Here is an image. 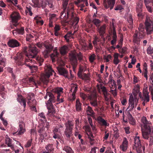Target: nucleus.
<instances>
[{
    "label": "nucleus",
    "instance_id": "25",
    "mask_svg": "<svg viewBox=\"0 0 153 153\" xmlns=\"http://www.w3.org/2000/svg\"><path fill=\"white\" fill-rule=\"evenodd\" d=\"M46 105L48 110V114L50 115H53L55 114V109L52 103H46Z\"/></svg>",
    "mask_w": 153,
    "mask_h": 153
},
{
    "label": "nucleus",
    "instance_id": "22",
    "mask_svg": "<svg viewBox=\"0 0 153 153\" xmlns=\"http://www.w3.org/2000/svg\"><path fill=\"white\" fill-rule=\"evenodd\" d=\"M96 95L94 94L90 96V101L91 104L94 107H98V104Z\"/></svg>",
    "mask_w": 153,
    "mask_h": 153
},
{
    "label": "nucleus",
    "instance_id": "36",
    "mask_svg": "<svg viewBox=\"0 0 153 153\" xmlns=\"http://www.w3.org/2000/svg\"><path fill=\"white\" fill-rule=\"evenodd\" d=\"M82 104L80 102L79 100L77 99L76 101V110L77 111H80L82 110L81 105Z\"/></svg>",
    "mask_w": 153,
    "mask_h": 153
},
{
    "label": "nucleus",
    "instance_id": "33",
    "mask_svg": "<svg viewBox=\"0 0 153 153\" xmlns=\"http://www.w3.org/2000/svg\"><path fill=\"white\" fill-rule=\"evenodd\" d=\"M5 143L8 147H10L12 150L14 149V147L13 144V141L11 139L5 140Z\"/></svg>",
    "mask_w": 153,
    "mask_h": 153
},
{
    "label": "nucleus",
    "instance_id": "50",
    "mask_svg": "<svg viewBox=\"0 0 153 153\" xmlns=\"http://www.w3.org/2000/svg\"><path fill=\"white\" fill-rule=\"evenodd\" d=\"M39 18H40V17L38 16H36L34 17V19L36 20V23L38 24H40V25H42L44 23V22L42 20H39Z\"/></svg>",
    "mask_w": 153,
    "mask_h": 153
},
{
    "label": "nucleus",
    "instance_id": "1",
    "mask_svg": "<svg viewBox=\"0 0 153 153\" xmlns=\"http://www.w3.org/2000/svg\"><path fill=\"white\" fill-rule=\"evenodd\" d=\"M23 51L25 53V55L29 58L35 59L39 63V65H42L44 62V59L40 56H37L39 52L37 48L34 45H29L28 47L23 48Z\"/></svg>",
    "mask_w": 153,
    "mask_h": 153
},
{
    "label": "nucleus",
    "instance_id": "47",
    "mask_svg": "<svg viewBox=\"0 0 153 153\" xmlns=\"http://www.w3.org/2000/svg\"><path fill=\"white\" fill-rule=\"evenodd\" d=\"M63 150H65L67 153H73L74 152L72 149L68 146L64 147Z\"/></svg>",
    "mask_w": 153,
    "mask_h": 153
},
{
    "label": "nucleus",
    "instance_id": "42",
    "mask_svg": "<svg viewBox=\"0 0 153 153\" xmlns=\"http://www.w3.org/2000/svg\"><path fill=\"white\" fill-rule=\"evenodd\" d=\"M25 65L29 68L32 72H34V71H36L38 69L37 66H36L31 65H30L27 63H26Z\"/></svg>",
    "mask_w": 153,
    "mask_h": 153
},
{
    "label": "nucleus",
    "instance_id": "11",
    "mask_svg": "<svg viewBox=\"0 0 153 153\" xmlns=\"http://www.w3.org/2000/svg\"><path fill=\"white\" fill-rule=\"evenodd\" d=\"M43 45L46 49L44 51L43 55L44 57L46 58L48 57L49 53L52 51L53 47L52 44L49 43L48 42H45L43 44Z\"/></svg>",
    "mask_w": 153,
    "mask_h": 153
},
{
    "label": "nucleus",
    "instance_id": "20",
    "mask_svg": "<svg viewBox=\"0 0 153 153\" xmlns=\"http://www.w3.org/2000/svg\"><path fill=\"white\" fill-rule=\"evenodd\" d=\"M45 76L48 78H49L52 75L53 73H54V71L49 65L45 66Z\"/></svg>",
    "mask_w": 153,
    "mask_h": 153
},
{
    "label": "nucleus",
    "instance_id": "19",
    "mask_svg": "<svg viewBox=\"0 0 153 153\" xmlns=\"http://www.w3.org/2000/svg\"><path fill=\"white\" fill-rule=\"evenodd\" d=\"M128 104L129 106L127 108L126 110L129 108L128 111H132L134 107V97L132 95H130L129 96V98L128 100Z\"/></svg>",
    "mask_w": 153,
    "mask_h": 153
},
{
    "label": "nucleus",
    "instance_id": "49",
    "mask_svg": "<svg viewBox=\"0 0 153 153\" xmlns=\"http://www.w3.org/2000/svg\"><path fill=\"white\" fill-rule=\"evenodd\" d=\"M17 31L18 34L23 35L25 33L24 28L23 27H22L20 28H17Z\"/></svg>",
    "mask_w": 153,
    "mask_h": 153
},
{
    "label": "nucleus",
    "instance_id": "61",
    "mask_svg": "<svg viewBox=\"0 0 153 153\" xmlns=\"http://www.w3.org/2000/svg\"><path fill=\"white\" fill-rule=\"evenodd\" d=\"M89 59L91 62H93L95 59V56L94 54L91 55L90 56Z\"/></svg>",
    "mask_w": 153,
    "mask_h": 153
},
{
    "label": "nucleus",
    "instance_id": "31",
    "mask_svg": "<svg viewBox=\"0 0 153 153\" xmlns=\"http://www.w3.org/2000/svg\"><path fill=\"white\" fill-rule=\"evenodd\" d=\"M143 100H146V102H148L149 101V92L147 90L143 91Z\"/></svg>",
    "mask_w": 153,
    "mask_h": 153
},
{
    "label": "nucleus",
    "instance_id": "10",
    "mask_svg": "<svg viewBox=\"0 0 153 153\" xmlns=\"http://www.w3.org/2000/svg\"><path fill=\"white\" fill-rule=\"evenodd\" d=\"M19 128L17 131L13 133L14 136L23 135L26 131L25 123L23 121H20L19 125Z\"/></svg>",
    "mask_w": 153,
    "mask_h": 153
},
{
    "label": "nucleus",
    "instance_id": "41",
    "mask_svg": "<svg viewBox=\"0 0 153 153\" xmlns=\"http://www.w3.org/2000/svg\"><path fill=\"white\" fill-rule=\"evenodd\" d=\"M78 85L75 84H73L71 87V91L72 92V94H75L77 90Z\"/></svg>",
    "mask_w": 153,
    "mask_h": 153
},
{
    "label": "nucleus",
    "instance_id": "32",
    "mask_svg": "<svg viewBox=\"0 0 153 153\" xmlns=\"http://www.w3.org/2000/svg\"><path fill=\"white\" fill-rule=\"evenodd\" d=\"M68 47L66 45H64L61 47L59 49L60 53L62 55L66 54L68 52Z\"/></svg>",
    "mask_w": 153,
    "mask_h": 153
},
{
    "label": "nucleus",
    "instance_id": "58",
    "mask_svg": "<svg viewBox=\"0 0 153 153\" xmlns=\"http://www.w3.org/2000/svg\"><path fill=\"white\" fill-rule=\"evenodd\" d=\"M152 47L151 46H149L147 49V53L149 54H152Z\"/></svg>",
    "mask_w": 153,
    "mask_h": 153
},
{
    "label": "nucleus",
    "instance_id": "7",
    "mask_svg": "<svg viewBox=\"0 0 153 153\" xmlns=\"http://www.w3.org/2000/svg\"><path fill=\"white\" fill-rule=\"evenodd\" d=\"M63 88L60 87L56 88L52 90L55 96H56V94L57 95L56 101L58 102V103H56V104L62 103L64 101L63 98H61V99H60L61 94L63 93Z\"/></svg>",
    "mask_w": 153,
    "mask_h": 153
},
{
    "label": "nucleus",
    "instance_id": "24",
    "mask_svg": "<svg viewBox=\"0 0 153 153\" xmlns=\"http://www.w3.org/2000/svg\"><path fill=\"white\" fill-rule=\"evenodd\" d=\"M98 123L102 126H109V124L107 121L101 116H99L97 118Z\"/></svg>",
    "mask_w": 153,
    "mask_h": 153
},
{
    "label": "nucleus",
    "instance_id": "12",
    "mask_svg": "<svg viewBox=\"0 0 153 153\" xmlns=\"http://www.w3.org/2000/svg\"><path fill=\"white\" fill-rule=\"evenodd\" d=\"M10 17L12 19V21L13 23V25L15 27H17L19 25L18 21L21 18V17L19 13L16 12H14L11 15Z\"/></svg>",
    "mask_w": 153,
    "mask_h": 153
},
{
    "label": "nucleus",
    "instance_id": "27",
    "mask_svg": "<svg viewBox=\"0 0 153 153\" xmlns=\"http://www.w3.org/2000/svg\"><path fill=\"white\" fill-rule=\"evenodd\" d=\"M74 31L73 33H72V31H68L67 33L64 36V38H65L66 41L68 42H69V38L72 36L73 35H74L75 33L78 30L77 28L76 29H74Z\"/></svg>",
    "mask_w": 153,
    "mask_h": 153
},
{
    "label": "nucleus",
    "instance_id": "39",
    "mask_svg": "<svg viewBox=\"0 0 153 153\" xmlns=\"http://www.w3.org/2000/svg\"><path fill=\"white\" fill-rule=\"evenodd\" d=\"M112 40H111V44L112 45H114L116 44L117 41V34H112Z\"/></svg>",
    "mask_w": 153,
    "mask_h": 153
},
{
    "label": "nucleus",
    "instance_id": "4",
    "mask_svg": "<svg viewBox=\"0 0 153 153\" xmlns=\"http://www.w3.org/2000/svg\"><path fill=\"white\" fill-rule=\"evenodd\" d=\"M16 64L18 66H22L27 63V62H32V59L25 58L24 59V56L22 53H17L16 56L13 58Z\"/></svg>",
    "mask_w": 153,
    "mask_h": 153
},
{
    "label": "nucleus",
    "instance_id": "48",
    "mask_svg": "<svg viewBox=\"0 0 153 153\" xmlns=\"http://www.w3.org/2000/svg\"><path fill=\"white\" fill-rule=\"evenodd\" d=\"M46 148L47 150V152L49 153V152L53 150V145L52 144H49L46 147Z\"/></svg>",
    "mask_w": 153,
    "mask_h": 153
},
{
    "label": "nucleus",
    "instance_id": "60",
    "mask_svg": "<svg viewBox=\"0 0 153 153\" xmlns=\"http://www.w3.org/2000/svg\"><path fill=\"white\" fill-rule=\"evenodd\" d=\"M56 14H52L49 15V20L53 21V20L56 17Z\"/></svg>",
    "mask_w": 153,
    "mask_h": 153
},
{
    "label": "nucleus",
    "instance_id": "64",
    "mask_svg": "<svg viewBox=\"0 0 153 153\" xmlns=\"http://www.w3.org/2000/svg\"><path fill=\"white\" fill-rule=\"evenodd\" d=\"M143 7V1L141 0H140L139 3H138L137 4V7H136L140 8H142Z\"/></svg>",
    "mask_w": 153,
    "mask_h": 153
},
{
    "label": "nucleus",
    "instance_id": "43",
    "mask_svg": "<svg viewBox=\"0 0 153 153\" xmlns=\"http://www.w3.org/2000/svg\"><path fill=\"white\" fill-rule=\"evenodd\" d=\"M92 22L98 27H100V23L101 22L98 19H94L92 21Z\"/></svg>",
    "mask_w": 153,
    "mask_h": 153
},
{
    "label": "nucleus",
    "instance_id": "38",
    "mask_svg": "<svg viewBox=\"0 0 153 153\" xmlns=\"http://www.w3.org/2000/svg\"><path fill=\"white\" fill-rule=\"evenodd\" d=\"M26 9L25 10V13L27 14L30 16H32L33 15V13L32 12V7L30 5H27L26 7Z\"/></svg>",
    "mask_w": 153,
    "mask_h": 153
},
{
    "label": "nucleus",
    "instance_id": "56",
    "mask_svg": "<svg viewBox=\"0 0 153 153\" xmlns=\"http://www.w3.org/2000/svg\"><path fill=\"white\" fill-rule=\"evenodd\" d=\"M85 128L86 131L88 132L90 134L91 133V129L90 126H86L85 127Z\"/></svg>",
    "mask_w": 153,
    "mask_h": 153
},
{
    "label": "nucleus",
    "instance_id": "54",
    "mask_svg": "<svg viewBox=\"0 0 153 153\" xmlns=\"http://www.w3.org/2000/svg\"><path fill=\"white\" fill-rule=\"evenodd\" d=\"M32 141V139H30V140H28L27 142V143L25 145V147L26 148H28L30 147L31 145Z\"/></svg>",
    "mask_w": 153,
    "mask_h": 153
},
{
    "label": "nucleus",
    "instance_id": "5",
    "mask_svg": "<svg viewBox=\"0 0 153 153\" xmlns=\"http://www.w3.org/2000/svg\"><path fill=\"white\" fill-rule=\"evenodd\" d=\"M70 55L71 64L73 66L74 69L77 66L78 64L77 57L78 58L79 60L81 61L82 60V53L80 52L77 53L75 51H73L71 52Z\"/></svg>",
    "mask_w": 153,
    "mask_h": 153
},
{
    "label": "nucleus",
    "instance_id": "45",
    "mask_svg": "<svg viewBox=\"0 0 153 153\" xmlns=\"http://www.w3.org/2000/svg\"><path fill=\"white\" fill-rule=\"evenodd\" d=\"M79 18L78 17H75L74 19V22L73 24H74V23H75V25L74 26V29H76L77 28V29H78V27L77 25V24L79 21Z\"/></svg>",
    "mask_w": 153,
    "mask_h": 153
},
{
    "label": "nucleus",
    "instance_id": "37",
    "mask_svg": "<svg viewBox=\"0 0 153 153\" xmlns=\"http://www.w3.org/2000/svg\"><path fill=\"white\" fill-rule=\"evenodd\" d=\"M128 22L129 23L128 27L129 28L132 29L133 27V20L131 15L130 14L128 19Z\"/></svg>",
    "mask_w": 153,
    "mask_h": 153
},
{
    "label": "nucleus",
    "instance_id": "59",
    "mask_svg": "<svg viewBox=\"0 0 153 153\" xmlns=\"http://www.w3.org/2000/svg\"><path fill=\"white\" fill-rule=\"evenodd\" d=\"M80 96L83 100H85L87 99V95L83 93L80 94Z\"/></svg>",
    "mask_w": 153,
    "mask_h": 153
},
{
    "label": "nucleus",
    "instance_id": "63",
    "mask_svg": "<svg viewBox=\"0 0 153 153\" xmlns=\"http://www.w3.org/2000/svg\"><path fill=\"white\" fill-rule=\"evenodd\" d=\"M120 148L122 151L125 152L127 150V147L122 145L120 146Z\"/></svg>",
    "mask_w": 153,
    "mask_h": 153
},
{
    "label": "nucleus",
    "instance_id": "29",
    "mask_svg": "<svg viewBox=\"0 0 153 153\" xmlns=\"http://www.w3.org/2000/svg\"><path fill=\"white\" fill-rule=\"evenodd\" d=\"M97 28L100 35L101 36H103L105 33V30L106 29L105 25H104L101 26L100 27H98Z\"/></svg>",
    "mask_w": 153,
    "mask_h": 153
},
{
    "label": "nucleus",
    "instance_id": "9",
    "mask_svg": "<svg viewBox=\"0 0 153 153\" xmlns=\"http://www.w3.org/2000/svg\"><path fill=\"white\" fill-rule=\"evenodd\" d=\"M134 143L133 149H135L137 153H140L142 152V146L139 137H135L134 138Z\"/></svg>",
    "mask_w": 153,
    "mask_h": 153
},
{
    "label": "nucleus",
    "instance_id": "46",
    "mask_svg": "<svg viewBox=\"0 0 153 153\" xmlns=\"http://www.w3.org/2000/svg\"><path fill=\"white\" fill-rule=\"evenodd\" d=\"M63 1L62 2V6L63 7L64 11H65L66 10L67 6L68 4V2L69 0H63Z\"/></svg>",
    "mask_w": 153,
    "mask_h": 153
},
{
    "label": "nucleus",
    "instance_id": "28",
    "mask_svg": "<svg viewBox=\"0 0 153 153\" xmlns=\"http://www.w3.org/2000/svg\"><path fill=\"white\" fill-rule=\"evenodd\" d=\"M59 55V53L57 52V50H54L53 53L51 55V57L52 61H55L56 59H58Z\"/></svg>",
    "mask_w": 153,
    "mask_h": 153
},
{
    "label": "nucleus",
    "instance_id": "30",
    "mask_svg": "<svg viewBox=\"0 0 153 153\" xmlns=\"http://www.w3.org/2000/svg\"><path fill=\"white\" fill-rule=\"evenodd\" d=\"M17 100L19 102L21 105H22L25 107L26 106V101L25 99L23 98L22 95H18L17 98Z\"/></svg>",
    "mask_w": 153,
    "mask_h": 153
},
{
    "label": "nucleus",
    "instance_id": "44",
    "mask_svg": "<svg viewBox=\"0 0 153 153\" xmlns=\"http://www.w3.org/2000/svg\"><path fill=\"white\" fill-rule=\"evenodd\" d=\"M138 29L139 30V31H138L139 33H141L143 34L145 32V30L143 24L140 23L139 25V27L138 28Z\"/></svg>",
    "mask_w": 153,
    "mask_h": 153
},
{
    "label": "nucleus",
    "instance_id": "6",
    "mask_svg": "<svg viewBox=\"0 0 153 153\" xmlns=\"http://www.w3.org/2000/svg\"><path fill=\"white\" fill-rule=\"evenodd\" d=\"M65 125L66 128L64 131V134L67 138H70L72 135V131L74 123L72 121L68 120L65 123Z\"/></svg>",
    "mask_w": 153,
    "mask_h": 153
},
{
    "label": "nucleus",
    "instance_id": "15",
    "mask_svg": "<svg viewBox=\"0 0 153 153\" xmlns=\"http://www.w3.org/2000/svg\"><path fill=\"white\" fill-rule=\"evenodd\" d=\"M115 0H108L107 1L106 0H104L103 2V5L104 7L107 9L110 7V10L112 9L113 8L115 4Z\"/></svg>",
    "mask_w": 153,
    "mask_h": 153
},
{
    "label": "nucleus",
    "instance_id": "35",
    "mask_svg": "<svg viewBox=\"0 0 153 153\" xmlns=\"http://www.w3.org/2000/svg\"><path fill=\"white\" fill-rule=\"evenodd\" d=\"M100 89L102 90V92L104 97H106L108 94L107 90L106 87L103 85L102 84H100Z\"/></svg>",
    "mask_w": 153,
    "mask_h": 153
},
{
    "label": "nucleus",
    "instance_id": "55",
    "mask_svg": "<svg viewBox=\"0 0 153 153\" xmlns=\"http://www.w3.org/2000/svg\"><path fill=\"white\" fill-rule=\"evenodd\" d=\"M115 21V20L114 19H112V22H110V29H112V28L115 27L114 25Z\"/></svg>",
    "mask_w": 153,
    "mask_h": 153
},
{
    "label": "nucleus",
    "instance_id": "17",
    "mask_svg": "<svg viewBox=\"0 0 153 153\" xmlns=\"http://www.w3.org/2000/svg\"><path fill=\"white\" fill-rule=\"evenodd\" d=\"M26 99L27 100V104L28 105H31V103L33 104L36 103V101L34 99V94L33 93H30L27 95Z\"/></svg>",
    "mask_w": 153,
    "mask_h": 153
},
{
    "label": "nucleus",
    "instance_id": "52",
    "mask_svg": "<svg viewBox=\"0 0 153 153\" xmlns=\"http://www.w3.org/2000/svg\"><path fill=\"white\" fill-rule=\"evenodd\" d=\"M36 103H35V104H33L32 103H31V105H29V107H30V109L33 111L36 112L37 110L36 107Z\"/></svg>",
    "mask_w": 153,
    "mask_h": 153
},
{
    "label": "nucleus",
    "instance_id": "14",
    "mask_svg": "<svg viewBox=\"0 0 153 153\" xmlns=\"http://www.w3.org/2000/svg\"><path fill=\"white\" fill-rule=\"evenodd\" d=\"M22 81L24 83L31 85L32 86H33V85H34L36 87L37 86L36 81L33 77H28L26 78H24L22 79Z\"/></svg>",
    "mask_w": 153,
    "mask_h": 153
},
{
    "label": "nucleus",
    "instance_id": "62",
    "mask_svg": "<svg viewBox=\"0 0 153 153\" xmlns=\"http://www.w3.org/2000/svg\"><path fill=\"white\" fill-rule=\"evenodd\" d=\"M128 141H127L126 138L125 137L123 142L122 145L126 146H128Z\"/></svg>",
    "mask_w": 153,
    "mask_h": 153
},
{
    "label": "nucleus",
    "instance_id": "34",
    "mask_svg": "<svg viewBox=\"0 0 153 153\" xmlns=\"http://www.w3.org/2000/svg\"><path fill=\"white\" fill-rule=\"evenodd\" d=\"M73 8L68 7L67 10V15L68 17L71 16V18H73L74 17Z\"/></svg>",
    "mask_w": 153,
    "mask_h": 153
},
{
    "label": "nucleus",
    "instance_id": "23",
    "mask_svg": "<svg viewBox=\"0 0 153 153\" xmlns=\"http://www.w3.org/2000/svg\"><path fill=\"white\" fill-rule=\"evenodd\" d=\"M57 70L60 75L68 78V72L65 68L62 67H58Z\"/></svg>",
    "mask_w": 153,
    "mask_h": 153
},
{
    "label": "nucleus",
    "instance_id": "57",
    "mask_svg": "<svg viewBox=\"0 0 153 153\" xmlns=\"http://www.w3.org/2000/svg\"><path fill=\"white\" fill-rule=\"evenodd\" d=\"M53 137L54 139H57L61 140V137L60 135L57 133H53Z\"/></svg>",
    "mask_w": 153,
    "mask_h": 153
},
{
    "label": "nucleus",
    "instance_id": "26",
    "mask_svg": "<svg viewBox=\"0 0 153 153\" xmlns=\"http://www.w3.org/2000/svg\"><path fill=\"white\" fill-rule=\"evenodd\" d=\"M129 120V122L130 124L132 125H135V120L132 116V115L130 114V111H128L126 114Z\"/></svg>",
    "mask_w": 153,
    "mask_h": 153
},
{
    "label": "nucleus",
    "instance_id": "16",
    "mask_svg": "<svg viewBox=\"0 0 153 153\" xmlns=\"http://www.w3.org/2000/svg\"><path fill=\"white\" fill-rule=\"evenodd\" d=\"M8 45L11 48H15L19 47L21 45V44L18 41L15 39H10L7 42Z\"/></svg>",
    "mask_w": 153,
    "mask_h": 153
},
{
    "label": "nucleus",
    "instance_id": "3",
    "mask_svg": "<svg viewBox=\"0 0 153 153\" xmlns=\"http://www.w3.org/2000/svg\"><path fill=\"white\" fill-rule=\"evenodd\" d=\"M33 4H31L32 7H34L40 8L42 7L44 8L48 5V7L51 8L53 7L52 0H32Z\"/></svg>",
    "mask_w": 153,
    "mask_h": 153
},
{
    "label": "nucleus",
    "instance_id": "53",
    "mask_svg": "<svg viewBox=\"0 0 153 153\" xmlns=\"http://www.w3.org/2000/svg\"><path fill=\"white\" fill-rule=\"evenodd\" d=\"M127 51L126 48V47H123V48L119 49V51L122 54H125Z\"/></svg>",
    "mask_w": 153,
    "mask_h": 153
},
{
    "label": "nucleus",
    "instance_id": "2",
    "mask_svg": "<svg viewBox=\"0 0 153 153\" xmlns=\"http://www.w3.org/2000/svg\"><path fill=\"white\" fill-rule=\"evenodd\" d=\"M141 120L144 125L143 128H141L142 136L143 138L148 140L149 138L151 133L152 124L150 121L147 120L146 117H142Z\"/></svg>",
    "mask_w": 153,
    "mask_h": 153
},
{
    "label": "nucleus",
    "instance_id": "13",
    "mask_svg": "<svg viewBox=\"0 0 153 153\" xmlns=\"http://www.w3.org/2000/svg\"><path fill=\"white\" fill-rule=\"evenodd\" d=\"M47 131L45 130V128L44 127L40 128L38 130V132L40 136L39 139L42 142L43 140L46 138L47 136Z\"/></svg>",
    "mask_w": 153,
    "mask_h": 153
},
{
    "label": "nucleus",
    "instance_id": "21",
    "mask_svg": "<svg viewBox=\"0 0 153 153\" xmlns=\"http://www.w3.org/2000/svg\"><path fill=\"white\" fill-rule=\"evenodd\" d=\"M47 95L50 97L49 99L47 101L46 103H52L55 102L56 101V97L53 92L52 90L51 92H47Z\"/></svg>",
    "mask_w": 153,
    "mask_h": 153
},
{
    "label": "nucleus",
    "instance_id": "51",
    "mask_svg": "<svg viewBox=\"0 0 153 153\" xmlns=\"http://www.w3.org/2000/svg\"><path fill=\"white\" fill-rule=\"evenodd\" d=\"M86 111L87 112H89L91 115H94V112L92 108L90 106H88L86 109Z\"/></svg>",
    "mask_w": 153,
    "mask_h": 153
},
{
    "label": "nucleus",
    "instance_id": "18",
    "mask_svg": "<svg viewBox=\"0 0 153 153\" xmlns=\"http://www.w3.org/2000/svg\"><path fill=\"white\" fill-rule=\"evenodd\" d=\"M144 3L149 12H152L153 10V0H144Z\"/></svg>",
    "mask_w": 153,
    "mask_h": 153
},
{
    "label": "nucleus",
    "instance_id": "8",
    "mask_svg": "<svg viewBox=\"0 0 153 153\" xmlns=\"http://www.w3.org/2000/svg\"><path fill=\"white\" fill-rule=\"evenodd\" d=\"M143 37V33H139L138 31L136 30L132 37L133 42L137 45H139L141 40Z\"/></svg>",
    "mask_w": 153,
    "mask_h": 153
},
{
    "label": "nucleus",
    "instance_id": "40",
    "mask_svg": "<svg viewBox=\"0 0 153 153\" xmlns=\"http://www.w3.org/2000/svg\"><path fill=\"white\" fill-rule=\"evenodd\" d=\"M6 59L0 53V65L4 67L6 65Z\"/></svg>",
    "mask_w": 153,
    "mask_h": 153
}]
</instances>
